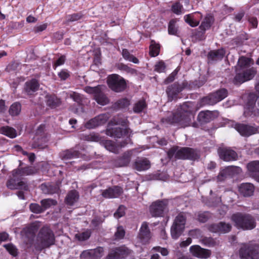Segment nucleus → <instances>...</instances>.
I'll use <instances>...</instances> for the list:
<instances>
[{
  "label": "nucleus",
  "instance_id": "f257e3e1",
  "mask_svg": "<svg viewBox=\"0 0 259 259\" xmlns=\"http://www.w3.org/2000/svg\"><path fill=\"white\" fill-rule=\"evenodd\" d=\"M194 118L192 114V104L185 102L178 109L176 113H170L166 118L161 119V122L165 125H174L178 127H185L189 126L192 119Z\"/></svg>",
  "mask_w": 259,
  "mask_h": 259
},
{
  "label": "nucleus",
  "instance_id": "f03ea898",
  "mask_svg": "<svg viewBox=\"0 0 259 259\" xmlns=\"http://www.w3.org/2000/svg\"><path fill=\"white\" fill-rule=\"evenodd\" d=\"M132 131L128 127H115L108 128L106 134L114 138H122L126 137L125 139L116 145L114 142L111 140H106L104 143L105 148L113 153H118L119 149L125 147L127 144L131 143L130 136Z\"/></svg>",
  "mask_w": 259,
  "mask_h": 259
},
{
  "label": "nucleus",
  "instance_id": "7ed1b4c3",
  "mask_svg": "<svg viewBox=\"0 0 259 259\" xmlns=\"http://www.w3.org/2000/svg\"><path fill=\"white\" fill-rule=\"evenodd\" d=\"M167 156L170 159L197 160L200 157V151L196 149L190 147H174L167 152Z\"/></svg>",
  "mask_w": 259,
  "mask_h": 259
},
{
  "label": "nucleus",
  "instance_id": "20e7f679",
  "mask_svg": "<svg viewBox=\"0 0 259 259\" xmlns=\"http://www.w3.org/2000/svg\"><path fill=\"white\" fill-rule=\"evenodd\" d=\"M231 220L238 229L251 230L255 227V219L250 214L237 212L231 216Z\"/></svg>",
  "mask_w": 259,
  "mask_h": 259
},
{
  "label": "nucleus",
  "instance_id": "39448f33",
  "mask_svg": "<svg viewBox=\"0 0 259 259\" xmlns=\"http://www.w3.org/2000/svg\"><path fill=\"white\" fill-rule=\"evenodd\" d=\"M36 241L40 248L50 247L55 244L54 234L49 227L44 226L39 230L37 236Z\"/></svg>",
  "mask_w": 259,
  "mask_h": 259
},
{
  "label": "nucleus",
  "instance_id": "423d86ee",
  "mask_svg": "<svg viewBox=\"0 0 259 259\" xmlns=\"http://www.w3.org/2000/svg\"><path fill=\"white\" fill-rule=\"evenodd\" d=\"M186 219V214L184 212L180 213L176 217L170 229L173 239H177L182 235L185 227Z\"/></svg>",
  "mask_w": 259,
  "mask_h": 259
},
{
  "label": "nucleus",
  "instance_id": "0eeeda50",
  "mask_svg": "<svg viewBox=\"0 0 259 259\" xmlns=\"http://www.w3.org/2000/svg\"><path fill=\"white\" fill-rule=\"evenodd\" d=\"M107 82L109 88L116 93L121 92L126 88L125 80L116 74L109 75L107 78Z\"/></svg>",
  "mask_w": 259,
  "mask_h": 259
},
{
  "label": "nucleus",
  "instance_id": "6e6552de",
  "mask_svg": "<svg viewBox=\"0 0 259 259\" xmlns=\"http://www.w3.org/2000/svg\"><path fill=\"white\" fill-rule=\"evenodd\" d=\"M228 95L227 90L222 88L203 98L201 102L203 104L213 105L224 100Z\"/></svg>",
  "mask_w": 259,
  "mask_h": 259
},
{
  "label": "nucleus",
  "instance_id": "1a4fd4ad",
  "mask_svg": "<svg viewBox=\"0 0 259 259\" xmlns=\"http://www.w3.org/2000/svg\"><path fill=\"white\" fill-rule=\"evenodd\" d=\"M257 73L255 67H251L242 71L237 72L233 79V83L235 84H240L246 81L252 79Z\"/></svg>",
  "mask_w": 259,
  "mask_h": 259
},
{
  "label": "nucleus",
  "instance_id": "9d476101",
  "mask_svg": "<svg viewBox=\"0 0 259 259\" xmlns=\"http://www.w3.org/2000/svg\"><path fill=\"white\" fill-rule=\"evenodd\" d=\"M241 259H257L259 257V245H244L239 250Z\"/></svg>",
  "mask_w": 259,
  "mask_h": 259
},
{
  "label": "nucleus",
  "instance_id": "9b49d317",
  "mask_svg": "<svg viewBox=\"0 0 259 259\" xmlns=\"http://www.w3.org/2000/svg\"><path fill=\"white\" fill-rule=\"evenodd\" d=\"M149 210L152 217H163L168 211L167 201L165 200H157L152 203Z\"/></svg>",
  "mask_w": 259,
  "mask_h": 259
},
{
  "label": "nucleus",
  "instance_id": "f8f14e48",
  "mask_svg": "<svg viewBox=\"0 0 259 259\" xmlns=\"http://www.w3.org/2000/svg\"><path fill=\"white\" fill-rule=\"evenodd\" d=\"M132 250L125 245L112 248L106 257V259H121L127 257Z\"/></svg>",
  "mask_w": 259,
  "mask_h": 259
},
{
  "label": "nucleus",
  "instance_id": "ddd939ff",
  "mask_svg": "<svg viewBox=\"0 0 259 259\" xmlns=\"http://www.w3.org/2000/svg\"><path fill=\"white\" fill-rule=\"evenodd\" d=\"M184 89V83L180 84L178 82H175L167 87L166 93L167 95L168 101L176 100L179 98V94Z\"/></svg>",
  "mask_w": 259,
  "mask_h": 259
},
{
  "label": "nucleus",
  "instance_id": "4468645a",
  "mask_svg": "<svg viewBox=\"0 0 259 259\" xmlns=\"http://www.w3.org/2000/svg\"><path fill=\"white\" fill-rule=\"evenodd\" d=\"M235 128L241 136L244 137H249L255 134L258 133L259 130L258 126H254L243 123L236 124Z\"/></svg>",
  "mask_w": 259,
  "mask_h": 259
},
{
  "label": "nucleus",
  "instance_id": "2eb2a0df",
  "mask_svg": "<svg viewBox=\"0 0 259 259\" xmlns=\"http://www.w3.org/2000/svg\"><path fill=\"white\" fill-rule=\"evenodd\" d=\"M19 176L14 177L9 179L7 182V187L11 190H23L27 191L28 190V186L23 181L19 179Z\"/></svg>",
  "mask_w": 259,
  "mask_h": 259
},
{
  "label": "nucleus",
  "instance_id": "dca6fc26",
  "mask_svg": "<svg viewBox=\"0 0 259 259\" xmlns=\"http://www.w3.org/2000/svg\"><path fill=\"white\" fill-rule=\"evenodd\" d=\"M104 249L102 247H98L94 249L84 250L80 254L83 259H100L103 255Z\"/></svg>",
  "mask_w": 259,
  "mask_h": 259
},
{
  "label": "nucleus",
  "instance_id": "f3484780",
  "mask_svg": "<svg viewBox=\"0 0 259 259\" xmlns=\"http://www.w3.org/2000/svg\"><path fill=\"white\" fill-rule=\"evenodd\" d=\"M232 226L229 223L221 222L217 224H210L208 229L212 233H227L231 230Z\"/></svg>",
  "mask_w": 259,
  "mask_h": 259
},
{
  "label": "nucleus",
  "instance_id": "a211bd4d",
  "mask_svg": "<svg viewBox=\"0 0 259 259\" xmlns=\"http://www.w3.org/2000/svg\"><path fill=\"white\" fill-rule=\"evenodd\" d=\"M138 238L141 243L143 244H145L149 242L151 238V234L148 224L146 222L142 223L140 229Z\"/></svg>",
  "mask_w": 259,
  "mask_h": 259
},
{
  "label": "nucleus",
  "instance_id": "6ab92c4d",
  "mask_svg": "<svg viewBox=\"0 0 259 259\" xmlns=\"http://www.w3.org/2000/svg\"><path fill=\"white\" fill-rule=\"evenodd\" d=\"M189 250L193 256L199 258H208L211 254V252L209 250L204 249L197 245L191 246Z\"/></svg>",
  "mask_w": 259,
  "mask_h": 259
},
{
  "label": "nucleus",
  "instance_id": "aec40b11",
  "mask_svg": "<svg viewBox=\"0 0 259 259\" xmlns=\"http://www.w3.org/2000/svg\"><path fill=\"white\" fill-rule=\"evenodd\" d=\"M123 192L122 188L118 186H115L104 190L102 192V195L105 198H117Z\"/></svg>",
  "mask_w": 259,
  "mask_h": 259
},
{
  "label": "nucleus",
  "instance_id": "412c9836",
  "mask_svg": "<svg viewBox=\"0 0 259 259\" xmlns=\"http://www.w3.org/2000/svg\"><path fill=\"white\" fill-rule=\"evenodd\" d=\"M220 157L226 161L235 160L237 158V153L230 149L222 148L219 150Z\"/></svg>",
  "mask_w": 259,
  "mask_h": 259
},
{
  "label": "nucleus",
  "instance_id": "4be33fe9",
  "mask_svg": "<svg viewBox=\"0 0 259 259\" xmlns=\"http://www.w3.org/2000/svg\"><path fill=\"white\" fill-rule=\"evenodd\" d=\"M218 115V112L210 111H201L198 115V120L201 123L209 122L215 118Z\"/></svg>",
  "mask_w": 259,
  "mask_h": 259
},
{
  "label": "nucleus",
  "instance_id": "5701e85b",
  "mask_svg": "<svg viewBox=\"0 0 259 259\" xmlns=\"http://www.w3.org/2000/svg\"><path fill=\"white\" fill-rule=\"evenodd\" d=\"M253 64V60L251 58L245 57L241 56L239 57L237 64L235 66V71L239 72L243 69H245L250 67V65Z\"/></svg>",
  "mask_w": 259,
  "mask_h": 259
},
{
  "label": "nucleus",
  "instance_id": "b1692460",
  "mask_svg": "<svg viewBox=\"0 0 259 259\" xmlns=\"http://www.w3.org/2000/svg\"><path fill=\"white\" fill-rule=\"evenodd\" d=\"M202 17V15L199 12L193 14L186 15L184 16L185 22L191 27H196L199 24V20Z\"/></svg>",
  "mask_w": 259,
  "mask_h": 259
},
{
  "label": "nucleus",
  "instance_id": "393cba45",
  "mask_svg": "<svg viewBox=\"0 0 259 259\" xmlns=\"http://www.w3.org/2000/svg\"><path fill=\"white\" fill-rule=\"evenodd\" d=\"M132 152L128 151L123 155L114 160V165L116 167H122L127 166L130 162Z\"/></svg>",
  "mask_w": 259,
  "mask_h": 259
},
{
  "label": "nucleus",
  "instance_id": "a878e982",
  "mask_svg": "<svg viewBox=\"0 0 259 259\" xmlns=\"http://www.w3.org/2000/svg\"><path fill=\"white\" fill-rule=\"evenodd\" d=\"M40 187L43 193L47 194L58 193L60 191L59 185L56 183L42 184Z\"/></svg>",
  "mask_w": 259,
  "mask_h": 259
},
{
  "label": "nucleus",
  "instance_id": "bb28decb",
  "mask_svg": "<svg viewBox=\"0 0 259 259\" xmlns=\"http://www.w3.org/2000/svg\"><path fill=\"white\" fill-rule=\"evenodd\" d=\"M133 166L134 168L138 171H144L150 168V162L146 158L138 157L136 159Z\"/></svg>",
  "mask_w": 259,
  "mask_h": 259
},
{
  "label": "nucleus",
  "instance_id": "cd10ccee",
  "mask_svg": "<svg viewBox=\"0 0 259 259\" xmlns=\"http://www.w3.org/2000/svg\"><path fill=\"white\" fill-rule=\"evenodd\" d=\"M48 138L44 134L40 136L36 135L32 144V148L45 149L47 147Z\"/></svg>",
  "mask_w": 259,
  "mask_h": 259
},
{
  "label": "nucleus",
  "instance_id": "c85d7f7f",
  "mask_svg": "<svg viewBox=\"0 0 259 259\" xmlns=\"http://www.w3.org/2000/svg\"><path fill=\"white\" fill-rule=\"evenodd\" d=\"M254 187L249 183H242L239 187V191L244 197H249L253 195Z\"/></svg>",
  "mask_w": 259,
  "mask_h": 259
},
{
  "label": "nucleus",
  "instance_id": "c756f323",
  "mask_svg": "<svg viewBox=\"0 0 259 259\" xmlns=\"http://www.w3.org/2000/svg\"><path fill=\"white\" fill-rule=\"evenodd\" d=\"M39 226L37 224H32L30 226L24 228L22 231V233L26 237L29 239H33L36 233L38 230Z\"/></svg>",
  "mask_w": 259,
  "mask_h": 259
},
{
  "label": "nucleus",
  "instance_id": "7c9ffc66",
  "mask_svg": "<svg viewBox=\"0 0 259 259\" xmlns=\"http://www.w3.org/2000/svg\"><path fill=\"white\" fill-rule=\"evenodd\" d=\"M214 21V17L210 14H207L202 20L199 29L204 33L206 30L209 29Z\"/></svg>",
  "mask_w": 259,
  "mask_h": 259
},
{
  "label": "nucleus",
  "instance_id": "2f4dec72",
  "mask_svg": "<svg viewBox=\"0 0 259 259\" xmlns=\"http://www.w3.org/2000/svg\"><path fill=\"white\" fill-rule=\"evenodd\" d=\"M244 115L246 117L259 116V109L255 107V104L253 102L248 103L245 108Z\"/></svg>",
  "mask_w": 259,
  "mask_h": 259
},
{
  "label": "nucleus",
  "instance_id": "473e14b6",
  "mask_svg": "<svg viewBox=\"0 0 259 259\" xmlns=\"http://www.w3.org/2000/svg\"><path fill=\"white\" fill-rule=\"evenodd\" d=\"M103 88L104 87L101 86L94 97V99L97 103L101 105H107L109 102V99L103 91Z\"/></svg>",
  "mask_w": 259,
  "mask_h": 259
},
{
  "label": "nucleus",
  "instance_id": "72a5a7b5",
  "mask_svg": "<svg viewBox=\"0 0 259 259\" xmlns=\"http://www.w3.org/2000/svg\"><path fill=\"white\" fill-rule=\"evenodd\" d=\"M39 87V83L35 79H32L27 81L25 84V91L28 95H32L36 92Z\"/></svg>",
  "mask_w": 259,
  "mask_h": 259
},
{
  "label": "nucleus",
  "instance_id": "f704fd0d",
  "mask_svg": "<svg viewBox=\"0 0 259 259\" xmlns=\"http://www.w3.org/2000/svg\"><path fill=\"white\" fill-rule=\"evenodd\" d=\"M79 197V195L77 191L75 190H71L67 194L65 199V202L67 205L72 206L77 202Z\"/></svg>",
  "mask_w": 259,
  "mask_h": 259
},
{
  "label": "nucleus",
  "instance_id": "c9c22d12",
  "mask_svg": "<svg viewBox=\"0 0 259 259\" xmlns=\"http://www.w3.org/2000/svg\"><path fill=\"white\" fill-rule=\"evenodd\" d=\"M80 153L74 149H70L62 151L60 154L61 158L63 160H68L79 157Z\"/></svg>",
  "mask_w": 259,
  "mask_h": 259
},
{
  "label": "nucleus",
  "instance_id": "e433bc0d",
  "mask_svg": "<svg viewBox=\"0 0 259 259\" xmlns=\"http://www.w3.org/2000/svg\"><path fill=\"white\" fill-rule=\"evenodd\" d=\"M226 54L225 50L221 48L217 50L211 51L208 55V58L212 60H222Z\"/></svg>",
  "mask_w": 259,
  "mask_h": 259
},
{
  "label": "nucleus",
  "instance_id": "4c0bfd02",
  "mask_svg": "<svg viewBox=\"0 0 259 259\" xmlns=\"http://www.w3.org/2000/svg\"><path fill=\"white\" fill-rule=\"evenodd\" d=\"M46 103L48 106L54 109L59 107L61 103V100L55 95L47 96Z\"/></svg>",
  "mask_w": 259,
  "mask_h": 259
},
{
  "label": "nucleus",
  "instance_id": "58836bf2",
  "mask_svg": "<svg viewBox=\"0 0 259 259\" xmlns=\"http://www.w3.org/2000/svg\"><path fill=\"white\" fill-rule=\"evenodd\" d=\"M233 168L232 167H228L225 169L221 170L218 177L217 180L219 182H222L227 178L231 177L233 175Z\"/></svg>",
  "mask_w": 259,
  "mask_h": 259
},
{
  "label": "nucleus",
  "instance_id": "ea45409f",
  "mask_svg": "<svg viewBox=\"0 0 259 259\" xmlns=\"http://www.w3.org/2000/svg\"><path fill=\"white\" fill-rule=\"evenodd\" d=\"M247 167L253 178L255 175H259V160L250 162L247 164Z\"/></svg>",
  "mask_w": 259,
  "mask_h": 259
},
{
  "label": "nucleus",
  "instance_id": "a19ab883",
  "mask_svg": "<svg viewBox=\"0 0 259 259\" xmlns=\"http://www.w3.org/2000/svg\"><path fill=\"white\" fill-rule=\"evenodd\" d=\"M0 133L10 138H14L17 136L16 131L14 128L8 126L0 128Z\"/></svg>",
  "mask_w": 259,
  "mask_h": 259
},
{
  "label": "nucleus",
  "instance_id": "79ce46f5",
  "mask_svg": "<svg viewBox=\"0 0 259 259\" xmlns=\"http://www.w3.org/2000/svg\"><path fill=\"white\" fill-rule=\"evenodd\" d=\"M32 174V169L29 167H25L24 168H20L17 169H14L13 171L12 175L14 177L19 176L20 177L25 176L29 175Z\"/></svg>",
  "mask_w": 259,
  "mask_h": 259
},
{
  "label": "nucleus",
  "instance_id": "37998d69",
  "mask_svg": "<svg viewBox=\"0 0 259 259\" xmlns=\"http://www.w3.org/2000/svg\"><path fill=\"white\" fill-rule=\"evenodd\" d=\"M160 46L159 44L156 43L154 40L151 41L149 47V54L151 57H156L159 54Z\"/></svg>",
  "mask_w": 259,
  "mask_h": 259
},
{
  "label": "nucleus",
  "instance_id": "c03bdc74",
  "mask_svg": "<svg viewBox=\"0 0 259 259\" xmlns=\"http://www.w3.org/2000/svg\"><path fill=\"white\" fill-rule=\"evenodd\" d=\"M130 105V100L126 98H123L119 99L114 104V107L115 108L120 109H123L127 107Z\"/></svg>",
  "mask_w": 259,
  "mask_h": 259
},
{
  "label": "nucleus",
  "instance_id": "a18cd8bd",
  "mask_svg": "<svg viewBox=\"0 0 259 259\" xmlns=\"http://www.w3.org/2000/svg\"><path fill=\"white\" fill-rule=\"evenodd\" d=\"M122 55L123 58L126 60L133 62L135 64H138L139 62L138 58L131 54L127 49H124L122 50Z\"/></svg>",
  "mask_w": 259,
  "mask_h": 259
},
{
  "label": "nucleus",
  "instance_id": "49530a36",
  "mask_svg": "<svg viewBox=\"0 0 259 259\" xmlns=\"http://www.w3.org/2000/svg\"><path fill=\"white\" fill-rule=\"evenodd\" d=\"M91 235V231L87 229L82 232L76 234L75 238L79 241H84L89 239Z\"/></svg>",
  "mask_w": 259,
  "mask_h": 259
},
{
  "label": "nucleus",
  "instance_id": "de8ad7c7",
  "mask_svg": "<svg viewBox=\"0 0 259 259\" xmlns=\"http://www.w3.org/2000/svg\"><path fill=\"white\" fill-rule=\"evenodd\" d=\"M21 110V105L18 102L13 103L10 108L9 113L12 116L18 115Z\"/></svg>",
  "mask_w": 259,
  "mask_h": 259
},
{
  "label": "nucleus",
  "instance_id": "09e8293b",
  "mask_svg": "<svg viewBox=\"0 0 259 259\" xmlns=\"http://www.w3.org/2000/svg\"><path fill=\"white\" fill-rule=\"evenodd\" d=\"M110 117V116L109 113H105L101 114L96 116L95 118L96 120H97L98 126H100L106 123Z\"/></svg>",
  "mask_w": 259,
  "mask_h": 259
},
{
  "label": "nucleus",
  "instance_id": "8fccbe9b",
  "mask_svg": "<svg viewBox=\"0 0 259 259\" xmlns=\"http://www.w3.org/2000/svg\"><path fill=\"white\" fill-rule=\"evenodd\" d=\"M177 20L172 19L171 20L168 24V31L169 34L177 35H178V27L176 25Z\"/></svg>",
  "mask_w": 259,
  "mask_h": 259
},
{
  "label": "nucleus",
  "instance_id": "3c124183",
  "mask_svg": "<svg viewBox=\"0 0 259 259\" xmlns=\"http://www.w3.org/2000/svg\"><path fill=\"white\" fill-rule=\"evenodd\" d=\"M147 105L144 100H141L137 102L133 108V110L135 113H140L143 111L146 107Z\"/></svg>",
  "mask_w": 259,
  "mask_h": 259
},
{
  "label": "nucleus",
  "instance_id": "603ef678",
  "mask_svg": "<svg viewBox=\"0 0 259 259\" xmlns=\"http://www.w3.org/2000/svg\"><path fill=\"white\" fill-rule=\"evenodd\" d=\"M40 203L44 211L52 206L56 205L57 204V201L54 199L48 198L42 200Z\"/></svg>",
  "mask_w": 259,
  "mask_h": 259
},
{
  "label": "nucleus",
  "instance_id": "864d4df0",
  "mask_svg": "<svg viewBox=\"0 0 259 259\" xmlns=\"http://www.w3.org/2000/svg\"><path fill=\"white\" fill-rule=\"evenodd\" d=\"M83 15L81 12L73 13L66 16V20L67 22H73L81 19Z\"/></svg>",
  "mask_w": 259,
  "mask_h": 259
},
{
  "label": "nucleus",
  "instance_id": "5fc2aeb1",
  "mask_svg": "<svg viewBox=\"0 0 259 259\" xmlns=\"http://www.w3.org/2000/svg\"><path fill=\"white\" fill-rule=\"evenodd\" d=\"M171 11L177 14L181 15L184 13L183 5L180 2H176L172 4L171 8Z\"/></svg>",
  "mask_w": 259,
  "mask_h": 259
},
{
  "label": "nucleus",
  "instance_id": "6e6d98bb",
  "mask_svg": "<svg viewBox=\"0 0 259 259\" xmlns=\"http://www.w3.org/2000/svg\"><path fill=\"white\" fill-rule=\"evenodd\" d=\"M125 234V232L123 227L120 226L117 227L114 235L115 240H119L123 239Z\"/></svg>",
  "mask_w": 259,
  "mask_h": 259
},
{
  "label": "nucleus",
  "instance_id": "4d7b16f0",
  "mask_svg": "<svg viewBox=\"0 0 259 259\" xmlns=\"http://www.w3.org/2000/svg\"><path fill=\"white\" fill-rule=\"evenodd\" d=\"M201 242L204 245L208 247H212L214 246L215 241L213 238L209 237H204L201 239Z\"/></svg>",
  "mask_w": 259,
  "mask_h": 259
},
{
  "label": "nucleus",
  "instance_id": "13d9d810",
  "mask_svg": "<svg viewBox=\"0 0 259 259\" xmlns=\"http://www.w3.org/2000/svg\"><path fill=\"white\" fill-rule=\"evenodd\" d=\"M4 247L13 256L17 255L18 251L16 247L12 243H9L4 245Z\"/></svg>",
  "mask_w": 259,
  "mask_h": 259
},
{
  "label": "nucleus",
  "instance_id": "bf43d9fd",
  "mask_svg": "<svg viewBox=\"0 0 259 259\" xmlns=\"http://www.w3.org/2000/svg\"><path fill=\"white\" fill-rule=\"evenodd\" d=\"M210 213L208 211L199 213L198 214V220L202 223H205L210 218Z\"/></svg>",
  "mask_w": 259,
  "mask_h": 259
},
{
  "label": "nucleus",
  "instance_id": "052dcab7",
  "mask_svg": "<svg viewBox=\"0 0 259 259\" xmlns=\"http://www.w3.org/2000/svg\"><path fill=\"white\" fill-rule=\"evenodd\" d=\"M30 210L35 213H40L44 211L41 206L37 203H31L29 206Z\"/></svg>",
  "mask_w": 259,
  "mask_h": 259
},
{
  "label": "nucleus",
  "instance_id": "680f3d73",
  "mask_svg": "<svg viewBox=\"0 0 259 259\" xmlns=\"http://www.w3.org/2000/svg\"><path fill=\"white\" fill-rule=\"evenodd\" d=\"M66 61V56L65 55H61L53 64V67L56 69L57 67L62 65L64 64Z\"/></svg>",
  "mask_w": 259,
  "mask_h": 259
},
{
  "label": "nucleus",
  "instance_id": "e2e57ef3",
  "mask_svg": "<svg viewBox=\"0 0 259 259\" xmlns=\"http://www.w3.org/2000/svg\"><path fill=\"white\" fill-rule=\"evenodd\" d=\"M125 207L123 205H120L119 206L117 210L114 212V216L115 218L118 219L125 214Z\"/></svg>",
  "mask_w": 259,
  "mask_h": 259
},
{
  "label": "nucleus",
  "instance_id": "0e129e2a",
  "mask_svg": "<svg viewBox=\"0 0 259 259\" xmlns=\"http://www.w3.org/2000/svg\"><path fill=\"white\" fill-rule=\"evenodd\" d=\"M101 87V85H98L95 87H86L84 88V91L88 94H93L94 97L95 95L96 94Z\"/></svg>",
  "mask_w": 259,
  "mask_h": 259
},
{
  "label": "nucleus",
  "instance_id": "69168bd1",
  "mask_svg": "<svg viewBox=\"0 0 259 259\" xmlns=\"http://www.w3.org/2000/svg\"><path fill=\"white\" fill-rule=\"evenodd\" d=\"M84 126L87 128L92 129L98 126V124L97 122V120H96V119L94 117L87 122Z\"/></svg>",
  "mask_w": 259,
  "mask_h": 259
},
{
  "label": "nucleus",
  "instance_id": "338daca9",
  "mask_svg": "<svg viewBox=\"0 0 259 259\" xmlns=\"http://www.w3.org/2000/svg\"><path fill=\"white\" fill-rule=\"evenodd\" d=\"M165 65L163 61H159L155 65L154 70L158 72H163L165 69Z\"/></svg>",
  "mask_w": 259,
  "mask_h": 259
},
{
  "label": "nucleus",
  "instance_id": "774afa93",
  "mask_svg": "<svg viewBox=\"0 0 259 259\" xmlns=\"http://www.w3.org/2000/svg\"><path fill=\"white\" fill-rule=\"evenodd\" d=\"M61 80H65L70 76V72L67 69H62L58 74Z\"/></svg>",
  "mask_w": 259,
  "mask_h": 259
}]
</instances>
